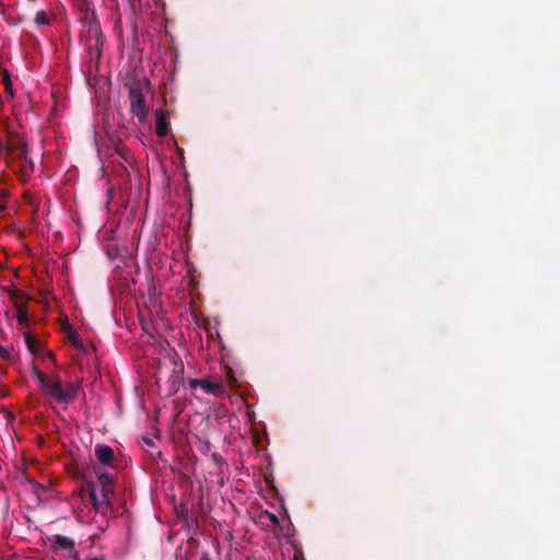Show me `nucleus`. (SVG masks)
Instances as JSON below:
<instances>
[{
	"label": "nucleus",
	"instance_id": "f257e3e1",
	"mask_svg": "<svg viewBox=\"0 0 560 560\" xmlns=\"http://www.w3.org/2000/svg\"><path fill=\"white\" fill-rule=\"evenodd\" d=\"M33 380L57 404H69L75 397L79 386L73 383L62 385L58 380L46 376L37 369L32 371Z\"/></svg>",
	"mask_w": 560,
	"mask_h": 560
},
{
	"label": "nucleus",
	"instance_id": "f03ea898",
	"mask_svg": "<svg viewBox=\"0 0 560 560\" xmlns=\"http://www.w3.org/2000/svg\"><path fill=\"white\" fill-rule=\"evenodd\" d=\"M5 150L7 153L14 155L23 162V171L32 172L34 170V160L30 156L28 147L23 137L10 136L7 145L0 139V152Z\"/></svg>",
	"mask_w": 560,
	"mask_h": 560
},
{
	"label": "nucleus",
	"instance_id": "7ed1b4c3",
	"mask_svg": "<svg viewBox=\"0 0 560 560\" xmlns=\"http://www.w3.org/2000/svg\"><path fill=\"white\" fill-rule=\"evenodd\" d=\"M148 86L149 82L144 80L143 82L133 84L129 92L131 112L140 121H144L148 115L144 98V90L148 89Z\"/></svg>",
	"mask_w": 560,
	"mask_h": 560
},
{
	"label": "nucleus",
	"instance_id": "20e7f679",
	"mask_svg": "<svg viewBox=\"0 0 560 560\" xmlns=\"http://www.w3.org/2000/svg\"><path fill=\"white\" fill-rule=\"evenodd\" d=\"M108 491L93 487L90 495L94 508L100 512H105L108 509Z\"/></svg>",
	"mask_w": 560,
	"mask_h": 560
},
{
	"label": "nucleus",
	"instance_id": "39448f33",
	"mask_svg": "<svg viewBox=\"0 0 560 560\" xmlns=\"http://www.w3.org/2000/svg\"><path fill=\"white\" fill-rule=\"evenodd\" d=\"M190 387L197 388L200 387L205 392L213 394V395H220L224 392V385L221 382H210L206 380H191L190 381Z\"/></svg>",
	"mask_w": 560,
	"mask_h": 560
},
{
	"label": "nucleus",
	"instance_id": "423d86ee",
	"mask_svg": "<svg viewBox=\"0 0 560 560\" xmlns=\"http://www.w3.org/2000/svg\"><path fill=\"white\" fill-rule=\"evenodd\" d=\"M155 116V132L159 137H165L168 133L167 115L163 109H156Z\"/></svg>",
	"mask_w": 560,
	"mask_h": 560
},
{
	"label": "nucleus",
	"instance_id": "0eeeda50",
	"mask_svg": "<svg viewBox=\"0 0 560 560\" xmlns=\"http://www.w3.org/2000/svg\"><path fill=\"white\" fill-rule=\"evenodd\" d=\"M95 456L100 463L110 466L114 458V452L109 446L98 444L95 447Z\"/></svg>",
	"mask_w": 560,
	"mask_h": 560
},
{
	"label": "nucleus",
	"instance_id": "6e6552de",
	"mask_svg": "<svg viewBox=\"0 0 560 560\" xmlns=\"http://www.w3.org/2000/svg\"><path fill=\"white\" fill-rule=\"evenodd\" d=\"M24 341H25V345H26L28 351L34 357L38 355L37 342H36L35 338L30 332L24 334Z\"/></svg>",
	"mask_w": 560,
	"mask_h": 560
},
{
	"label": "nucleus",
	"instance_id": "1a4fd4ad",
	"mask_svg": "<svg viewBox=\"0 0 560 560\" xmlns=\"http://www.w3.org/2000/svg\"><path fill=\"white\" fill-rule=\"evenodd\" d=\"M98 480H100V486H101L98 489H103L108 492H112L113 486H114V480H113L112 476H109L107 474H102L100 476Z\"/></svg>",
	"mask_w": 560,
	"mask_h": 560
},
{
	"label": "nucleus",
	"instance_id": "9d476101",
	"mask_svg": "<svg viewBox=\"0 0 560 560\" xmlns=\"http://www.w3.org/2000/svg\"><path fill=\"white\" fill-rule=\"evenodd\" d=\"M160 310H161L160 304L156 301H154L152 303V308L148 310V314H144V311H140V317L144 318L145 316H148V317H150V319H152L153 315H159Z\"/></svg>",
	"mask_w": 560,
	"mask_h": 560
},
{
	"label": "nucleus",
	"instance_id": "9b49d317",
	"mask_svg": "<svg viewBox=\"0 0 560 560\" xmlns=\"http://www.w3.org/2000/svg\"><path fill=\"white\" fill-rule=\"evenodd\" d=\"M34 21L38 26L47 25L49 23L48 16L44 11L37 12Z\"/></svg>",
	"mask_w": 560,
	"mask_h": 560
},
{
	"label": "nucleus",
	"instance_id": "f8f14e48",
	"mask_svg": "<svg viewBox=\"0 0 560 560\" xmlns=\"http://www.w3.org/2000/svg\"><path fill=\"white\" fill-rule=\"evenodd\" d=\"M3 82H4L5 86H7V90L9 91V90H10V88H11V81H10V77H9V74H8V73H4V75H3Z\"/></svg>",
	"mask_w": 560,
	"mask_h": 560
},
{
	"label": "nucleus",
	"instance_id": "ddd939ff",
	"mask_svg": "<svg viewBox=\"0 0 560 560\" xmlns=\"http://www.w3.org/2000/svg\"><path fill=\"white\" fill-rule=\"evenodd\" d=\"M8 357H9V351L0 345V359H5Z\"/></svg>",
	"mask_w": 560,
	"mask_h": 560
},
{
	"label": "nucleus",
	"instance_id": "4468645a",
	"mask_svg": "<svg viewBox=\"0 0 560 560\" xmlns=\"http://www.w3.org/2000/svg\"><path fill=\"white\" fill-rule=\"evenodd\" d=\"M267 516L269 517L271 523L276 524L278 522V518L275 514L267 513Z\"/></svg>",
	"mask_w": 560,
	"mask_h": 560
},
{
	"label": "nucleus",
	"instance_id": "2eb2a0df",
	"mask_svg": "<svg viewBox=\"0 0 560 560\" xmlns=\"http://www.w3.org/2000/svg\"><path fill=\"white\" fill-rule=\"evenodd\" d=\"M71 339L75 347H82L81 342L79 341V339L77 337L72 336Z\"/></svg>",
	"mask_w": 560,
	"mask_h": 560
},
{
	"label": "nucleus",
	"instance_id": "dca6fc26",
	"mask_svg": "<svg viewBox=\"0 0 560 560\" xmlns=\"http://www.w3.org/2000/svg\"><path fill=\"white\" fill-rule=\"evenodd\" d=\"M294 560H304L303 555L301 553V551H295Z\"/></svg>",
	"mask_w": 560,
	"mask_h": 560
},
{
	"label": "nucleus",
	"instance_id": "f3484780",
	"mask_svg": "<svg viewBox=\"0 0 560 560\" xmlns=\"http://www.w3.org/2000/svg\"><path fill=\"white\" fill-rule=\"evenodd\" d=\"M25 317H26V314L23 313L21 310H19V320L23 322L25 319Z\"/></svg>",
	"mask_w": 560,
	"mask_h": 560
},
{
	"label": "nucleus",
	"instance_id": "a211bd4d",
	"mask_svg": "<svg viewBox=\"0 0 560 560\" xmlns=\"http://www.w3.org/2000/svg\"><path fill=\"white\" fill-rule=\"evenodd\" d=\"M143 329L147 330L150 335H152L149 330V327L143 323Z\"/></svg>",
	"mask_w": 560,
	"mask_h": 560
},
{
	"label": "nucleus",
	"instance_id": "6ab92c4d",
	"mask_svg": "<svg viewBox=\"0 0 560 560\" xmlns=\"http://www.w3.org/2000/svg\"><path fill=\"white\" fill-rule=\"evenodd\" d=\"M173 358H174V363H176V360L178 359V358H177V354H176V353H174Z\"/></svg>",
	"mask_w": 560,
	"mask_h": 560
},
{
	"label": "nucleus",
	"instance_id": "aec40b11",
	"mask_svg": "<svg viewBox=\"0 0 560 560\" xmlns=\"http://www.w3.org/2000/svg\"><path fill=\"white\" fill-rule=\"evenodd\" d=\"M139 303H140L141 305H143V306L145 305V302H144V300H143V299H142Z\"/></svg>",
	"mask_w": 560,
	"mask_h": 560
},
{
	"label": "nucleus",
	"instance_id": "412c9836",
	"mask_svg": "<svg viewBox=\"0 0 560 560\" xmlns=\"http://www.w3.org/2000/svg\"><path fill=\"white\" fill-rule=\"evenodd\" d=\"M88 560H102V559H100V558H90Z\"/></svg>",
	"mask_w": 560,
	"mask_h": 560
}]
</instances>
